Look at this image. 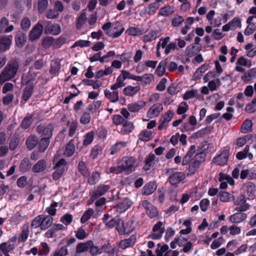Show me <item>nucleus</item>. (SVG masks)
Listing matches in <instances>:
<instances>
[{"label":"nucleus","mask_w":256,"mask_h":256,"mask_svg":"<svg viewBox=\"0 0 256 256\" xmlns=\"http://www.w3.org/2000/svg\"><path fill=\"white\" fill-rule=\"evenodd\" d=\"M158 159L156 160V156L154 154H150L146 156L145 161L144 165L143 168L144 170H149L152 167H153L156 163L158 162Z\"/></svg>","instance_id":"393cba45"},{"label":"nucleus","mask_w":256,"mask_h":256,"mask_svg":"<svg viewBox=\"0 0 256 256\" xmlns=\"http://www.w3.org/2000/svg\"><path fill=\"white\" fill-rule=\"evenodd\" d=\"M94 133L93 131L88 132L84 136L83 145L87 146L90 144L94 140Z\"/></svg>","instance_id":"5fc2aeb1"},{"label":"nucleus","mask_w":256,"mask_h":256,"mask_svg":"<svg viewBox=\"0 0 256 256\" xmlns=\"http://www.w3.org/2000/svg\"><path fill=\"white\" fill-rule=\"evenodd\" d=\"M142 205L144 208L146 214L150 218H156L158 216L159 212L157 208L148 200H142Z\"/></svg>","instance_id":"0eeeda50"},{"label":"nucleus","mask_w":256,"mask_h":256,"mask_svg":"<svg viewBox=\"0 0 256 256\" xmlns=\"http://www.w3.org/2000/svg\"><path fill=\"white\" fill-rule=\"evenodd\" d=\"M140 90V86H128L123 90V94L128 96H132L136 94Z\"/></svg>","instance_id":"bb28decb"},{"label":"nucleus","mask_w":256,"mask_h":256,"mask_svg":"<svg viewBox=\"0 0 256 256\" xmlns=\"http://www.w3.org/2000/svg\"><path fill=\"white\" fill-rule=\"evenodd\" d=\"M8 20L6 17H2L0 19V34L9 32L14 30L12 25L8 26Z\"/></svg>","instance_id":"5701e85b"},{"label":"nucleus","mask_w":256,"mask_h":256,"mask_svg":"<svg viewBox=\"0 0 256 256\" xmlns=\"http://www.w3.org/2000/svg\"><path fill=\"white\" fill-rule=\"evenodd\" d=\"M229 23L231 26L232 30H234L238 28H240L242 26L241 19L238 16L234 17Z\"/></svg>","instance_id":"052dcab7"},{"label":"nucleus","mask_w":256,"mask_h":256,"mask_svg":"<svg viewBox=\"0 0 256 256\" xmlns=\"http://www.w3.org/2000/svg\"><path fill=\"white\" fill-rule=\"evenodd\" d=\"M102 103L100 100H98L94 102L92 104H90L87 108V110L92 113H94L96 112V110L100 107Z\"/></svg>","instance_id":"774afa93"},{"label":"nucleus","mask_w":256,"mask_h":256,"mask_svg":"<svg viewBox=\"0 0 256 256\" xmlns=\"http://www.w3.org/2000/svg\"><path fill=\"white\" fill-rule=\"evenodd\" d=\"M146 105L144 100H138L135 102L129 104L128 105V110L132 112H138L142 110Z\"/></svg>","instance_id":"4be33fe9"},{"label":"nucleus","mask_w":256,"mask_h":256,"mask_svg":"<svg viewBox=\"0 0 256 256\" xmlns=\"http://www.w3.org/2000/svg\"><path fill=\"white\" fill-rule=\"evenodd\" d=\"M50 139L48 138H42L39 142L38 149L40 152H44L48 148L50 142Z\"/></svg>","instance_id":"c9c22d12"},{"label":"nucleus","mask_w":256,"mask_h":256,"mask_svg":"<svg viewBox=\"0 0 256 256\" xmlns=\"http://www.w3.org/2000/svg\"><path fill=\"white\" fill-rule=\"evenodd\" d=\"M182 228L180 232V234H188L192 232V222L190 219H188L182 222Z\"/></svg>","instance_id":"cd10ccee"},{"label":"nucleus","mask_w":256,"mask_h":256,"mask_svg":"<svg viewBox=\"0 0 256 256\" xmlns=\"http://www.w3.org/2000/svg\"><path fill=\"white\" fill-rule=\"evenodd\" d=\"M110 188L109 186L100 185L99 186L96 192L92 194V198L95 197V198H97L99 196L103 195L106 191H108Z\"/></svg>","instance_id":"2f4dec72"},{"label":"nucleus","mask_w":256,"mask_h":256,"mask_svg":"<svg viewBox=\"0 0 256 256\" xmlns=\"http://www.w3.org/2000/svg\"><path fill=\"white\" fill-rule=\"evenodd\" d=\"M94 210L92 208H89L84 212V214L81 218V222L82 224L86 222L90 218L91 216L94 214Z\"/></svg>","instance_id":"13d9d810"},{"label":"nucleus","mask_w":256,"mask_h":256,"mask_svg":"<svg viewBox=\"0 0 256 256\" xmlns=\"http://www.w3.org/2000/svg\"><path fill=\"white\" fill-rule=\"evenodd\" d=\"M19 68L18 62L14 59L10 60L0 74V84L14 78Z\"/></svg>","instance_id":"f257e3e1"},{"label":"nucleus","mask_w":256,"mask_h":256,"mask_svg":"<svg viewBox=\"0 0 256 256\" xmlns=\"http://www.w3.org/2000/svg\"><path fill=\"white\" fill-rule=\"evenodd\" d=\"M198 91L196 90H192L186 91L182 96L184 100H188L196 97Z\"/></svg>","instance_id":"6e6d98bb"},{"label":"nucleus","mask_w":256,"mask_h":256,"mask_svg":"<svg viewBox=\"0 0 256 256\" xmlns=\"http://www.w3.org/2000/svg\"><path fill=\"white\" fill-rule=\"evenodd\" d=\"M126 33L128 35L135 36L142 35L143 34V30L138 28L130 26L126 30Z\"/></svg>","instance_id":"a19ab883"},{"label":"nucleus","mask_w":256,"mask_h":256,"mask_svg":"<svg viewBox=\"0 0 256 256\" xmlns=\"http://www.w3.org/2000/svg\"><path fill=\"white\" fill-rule=\"evenodd\" d=\"M237 212L229 217V220L232 224H240L244 221L247 217V214L244 212V211L236 210Z\"/></svg>","instance_id":"dca6fc26"},{"label":"nucleus","mask_w":256,"mask_h":256,"mask_svg":"<svg viewBox=\"0 0 256 256\" xmlns=\"http://www.w3.org/2000/svg\"><path fill=\"white\" fill-rule=\"evenodd\" d=\"M45 25L44 32L46 34L58 35L60 32V27L58 24H52L49 21H44L42 23Z\"/></svg>","instance_id":"f8f14e48"},{"label":"nucleus","mask_w":256,"mask_h":256,"mask_svg":"<svg viewBox=\"0 0 256 256\" xmlns=\"http://www.w3.org/2000/svg\"><path fill=\"white\" fill-rule=\"evenodd\" d=\"M12 36H0V53L8 50L12 43Z\"/></svg>","instance_id":"f3484780"},{"label":"nucleus","mask_w":256,"mask_h":256,"mask_svg":"<svg viewBox=\"0 0 256 256\" xmlns=\"http://www.w3.org/2000/svg\"><path fill=\"white\" fill-rule=\"evenodd\" d=\"M136 234H132L129 238L120 240L119 242L118 246L123 250L129 247H132L136 244Z\"/></svg>","instance_id":"a211bd4d"},{"label":"nucleus","mask_w":256,"mask_h":256,"mask_svg":"<svg viewBox=\"0 0 256 256\" xmlns=\"http://www.w3.org/2000/svg\"><path fill=\"white\" fill-rule=\"evenodd\" d=\"M78 170L80 174L84 176H87L88 174V172L86 168L84 162L80 161L78 163Z\"/></svg>","instance_id":"0e129e2a"},{"label":"nucleus","mask_w":256,"mask_h":256,"mask_svg":"<svg viewBox=\"0 0 256 256\" xmlns=\"http://www.w3.org/2000/svg\"><path fill=\"white\" fill-rule=\"evenodd\" d=\"M132 204V202L128 198H124L117 204L116 206V210L119 213L124 212L131 206Z\"/></svg>","instance_id":"aec40b11"},{"label":"nucleus","mask_w":256,"mask_h":256,"mask_svg":"<svg viewBox=\"0 0 256 256\" xmlns=\"http://www.w3.org/2000/svg\"><path fill=\"white\" fill-rule=\"evenodd\" d=\"M54 38L51 36H46L43 38L42 46L46 48H50L53 44Z\"/></svg>","instance_id":"338daca9"},{"label":"nucleus","mask_w":256,"mask_h":256,"mask_svg":"<svg viewBox=\"0 0 256 256\" xmlns=\"http://www.w3.org/2000/svg\"><path fill=\"white\" fill-rule=\"evenodd\" d=\"M47 162L45 160H40L35 164L32 168V171L34 173H40L44 172L46 168Z\"/></svg>","instance_id":"b1692460"},{"label":"nucleus","mask_w":256,"mask_h":256,"mask_svg":"<svg viewBox=\"0 0 256 256\" xmlns=\"http://www.w3.org/2000/svg\"><path fill=\"white\" fill-rule=\"evenodd\" d=\"M240 177L241 179H245L248 178L250 179L256 178V174L248 170H242L240 174Z\"/></svg>","instance_id":"09e8293b"},{"label":"nucleus","mask_w":256,"mask_h":256,"mask_svg":"<svg viewBox=\"0 0 256 256\" xmlns=\"http://www.w3.org/2000/svg\"><path fill=\"white\" fill-rule=\"evenodd\" d=\"M245 109L248 113H252L256 110V98L246 105Z\"/></svg>","instance_id":"e2e57ef3"},{"label":"nucleus","mask_w":256,"mask_h":256,"mask_svg":"<svg viewBox=\"0 0 256 256\" xmlns=\"http://www.w3.org/2000/svg\"><path fill=\"white\" fill-rule=\"evenodd\" d=\"M162 226V222L160 221L156 224L152 228V232L149 237L153 240L160 239L165 230Z\"/></svg>","instance_id":"9b49d317"},{"label":"nucleus","mask_w":256,"mask_h":256,"mask_svg":"<svg viewBox=\"0 0 256 256\" xmlns=\"http://www.w3.org/2000/svg\"><path fill=\"white\" fill-rule=\"evenodd\" d=\"M156 189V185L152 182H149L143 188L142 194L143 195H150L152 194Z\"/></svg>","instance_id":"c756f323"},{"label":"nucleus","mask_w":256,"mask_h":256,"mask_svg":"<svg viewBox=\"0 0 256 256\" xmlns=\"http://www.w3.org/2000/svg\"><path fill=\"white\" fill-rule=\"evenodd\" d=\"M185 178V174L182 172H176L169 176L168 180L172 185H175L184 180Z\"/></svg>","instance_id":"412c9836"},{"label":"nucleus","mask_w":256,"mask_h":256,"mask_svg":"<svg viewBox=\"0 0 256 256\" xmlns=\"http://www.w3.org/2000/svg\"><path fill=\"white\" fill-rule=\"evenodd\" d=\"M218 180L220 182V188L221 189H226L228 184L231 186L234 184V180L231 176L223 173L220 174Z\"/></svg>","instance_id":"2eb2a0df"},{"label":"nucleus","mask_w":256,"mask_h":256,"mask_svg":"<svg viewBox=\"0 0 256 256\" xmlns=\"http://www.w3.org/2000/svg\"><path fill=\"white\" fill-rule=\"evenodd\" d=\"M230 148H224L220 154L213 158L212 162L220 166H224L226 164L230 156Z\"/></svg>","instance_id":"423d86ee"},{"label":"nucleus","mask_w":256,"mask_h":256,"mask_svg":"<svg viewBox=\"0 0 256 256\" xmlns=\"http://www.w3.org/2000/svg\"><path fill=\"white\" fill-rule=\"evenodd\" d=\"M74 140H72L68 142V144H67L66 148L65 154L67 156L70 157L74 154Z\"/></svg>","instance_id":"de8ad7c7"},{"label":"nucleus","mask_w":256,"mask_h":256,"mask_svg":"<svg viewBox=\"0 0 256 256\" xmlns=\"http://www.w3.org/2000/svg\"><path fill=\"white\" fill-rule=\"evenodd\" d=\"M252 138L251 134H248L243 137L239 138L236 140V145L239 147L244 146L247 141L250 140Z\"/></svg>","instance_id":"603ef678"},{"label":"nucleus","mask_w":256,"mask_h":256,"mask_svg":"<svg viewBox=\"0 0 256 256\" xmlns=\"http://www.w3.org/2000/svg\"><path fill=\"white\" fill-rule=\"evenodd\" d=\"M189 109V106L185 102H181L178 106L176 112L178 114H182L186 113Z\"/></svg>","instance_id":"3c124183"},{"label":"nucleus","mask_w":256,"mask_h":256,"mask_svg":"<svg viewBox=\"0 0 256 256\" xmlns=\"http://www.w3.org/2000/svg\"><path fill=\"white\" fill-rule=\"evenodd\" d=\"M252 66V60L247 58L245 56H242L237 59L234 70L238 72L244 73L246 72L245 68H250Z\"/></svg>","instance_id":"39448f33"},{"label":"nucleus","mask_w":256,"mask_h":256,"mask_svg":"<svg viewBox=\"0 0 256 256\" xmlns=\"http://www.w3.org/2000/svg\"><path fill=\"white\" fill-rule=\"evenodd\" d=\"M163 110L162 104L156 103L151 106L146 113V116L148 118H155L158 116Z\"/></svg>","instance_id":"4468645a"},{"label":"nucleus","mask_w":256,"mask_h":256,"mask_svg":"<svg viewBox=\"0 0 256 256\" xmlns=\"http://www.w3.org/2000/svg\"><path fill=\"white\" fill-rule=\"evenodd\" d=\"M252 122L250 120L246 119L242 123L240 132L244 134L248 133L252 130Z\"/></svg>","instance_id":"473e14b6"},{"label":"nucleus","mask_w":256,"mask_h":256,"mask_svg":"<svg viewBox=\"0 0 256 256\" xmlns=\"http://www.w3.org/2000/svg\"><path fill=\"white\" fill-rule=\"evenodd\" d=\"M38 143V139L34 136H30L26 140V144L30 150L34 148Z\"/></svg>","instance_id":"58836bf2"},{"label":"nucleus","mask_w":256,"mask_h":256,"mask_svg":"<svg viewBox=\"0 0 256 256\" xmlns=\"http://www.w3.org/2000/svg\"><path fill=\"white\" fill-rule=\"evenodd\" d=\"M34 89V86L32 84L28 86L24 90L22 98L24 101H27L31 96Z\"/></svg>","instance_id":"8fccbe9b"},{"label":"nucleus","mask_w":256,"mask_h":256,"mask_svg":"<svg viewBox=\"0 0 256 256\" xmlns=\"http://www.w3.org/2000/svg\"><path fill=\"white\" fill-rule=\"evenodd\" d=\"M204 160V158L202 157V154H196L188 164L187 175L190 176L194 174L198 170L200 163Z\"/></svg>","instance_id":"20e7f679"},{"label":"nucleus","mask_w":256,"mask_h":256,"mask_svg":"<svg viewBox=\"0 0 256 256\" xmlns=\"http://www.w3.org/2000/svg\"><path fill=\"white\" fill-rule=\"evenodd\" d=\"M44 30V26L38 22L32 29L28 35V39L31 42L38 40L41 36Z\"/></svg>","instance_id":"1a4fd4ad"},{"label":"nucleus","mask_w":256,"mask_h":256,"mask_svg":"<svg viewBox=\"0 0 256 256\" xmlns=\"http://www.w3.org/2000/svg\"><path fill=\"white\" fill-rule=\"evenodd\" d=\"M53 218L49 216L44 217L42 220L41 229L44 230L49 228L52 223Z\"/></svg>","instance_id":"ea45409f"},{"label":"nucleus","mask_w":256,"mask_h":256,"mask_svg":"<svg viewBox=\"0 0 256 256\" xmlns=\"http://www.w3.org/2000/svg\"><path fill=\"white\" fill-rule=\"evenodd\" d=\"M152 137V132L151 131L148 130H146L141 132L138 135L139 140L144 142H148L150 140Z\"/></svg>","instance_id":"72a5a7b5"},{"label":"nucleus","mask_w":256,"mask_h":256,"mask_svg":"<svg viewBox=\"0 0 256 256\" xmlns=\"http://www.w3.org/2000/svg\"><path fill=\"white\" fill-rule=\"evenodd\" d=\"M136 160L133 157L126 156L122 158L118 162L116 168H113V172H131L136 168Z\"/></svg>","instance_id":"f03ea898"},{"label":"nucleus","mask_w":256,"mask_h":256,"mask_svg":"<svg viewBox=\"0 0 256 256\" xmlns=\"http://www.w3.org/2000/svg\"><path fill=\"white\" fill-rule=\"evenodd\" d=\"M92 246V241L89 240L86 242L79 243L76 248V255L75 256H78L80 255V253L88 251L90 246Z\"/></svg>","instance_id":"a878e982"},{"label":"nucleus","mask_w":256,"mask_h":256,"mask_svg":"<svg viewBox=\"0 0 256 256\" xmlns=\"http://www.w3.org/2000/svg\"><path fill=\"white\" fill-rule=\"evenodd\" d=\"M174 114V110L169 109L164 112L159 120V124L158 126V130H166L168 126V124L172 120Z\"/></svg>","instance_id":"7ed1b4c3"},{"label":"nucleus","mask_w":256,"mask_h":256,"mask_svg":"<svg viewBox=\"0 0 256 256\" xmlns=\"http://www.w3.org/2000/svg\"><path fill=\"white\" fill-rule=\"evenodd\" d=\"M86 14L85 12L82 10L80 14L79 17L77 18L76 27L78 30H80L84 24L86 22Z\"/></svg>","instance_id":"79ce46f5"},{"label":"nucleus","mask_w":256,"mask_h":256,"mask_svg":"<svg viewBox=\"0 0 256 256\" xmlns=\"http://www.w3.org/2000/svg\"><path fill=\"white\" fill-rule=\"evenodd\" d=\"M194 19L192 17L188 18L184 22V26L181 29V32L183 34H187L188 32L190 29L191 26L194 22Z\"/></svg>","instance_id":"e433bc0d"},{"label":"nucleus","mask_w":256,"mask_h":256,"mask_svg":"<svg viewBox=\"0 0 256 256\" xmlns=\"http://www.w3.org/2000/svg\"><path fill=\"white\" fill-rule=\"evenodd\" d=\"M100 178V174L98 172H92L88 178V182L90 184H96Z\"/></svg>","instance_id":"bf43d9fd"},{"label":"nucleus","mask_w":256,"mask_h":256,"mask_svg":"<svg viewBox=\"0 0 256 256\" xmlns=\"http://www.w3.org/2000/svg\"><path fill=\"white\" fill-rule=\"evenodd\" d=\"M233 198L230 194L226 192H223L220 194V200L223 202H230Z\"/></svg>","instance_id":"680f3d73"},{"label":"nucleus","mask_w":256,"mask_h":256,"mask_svg":"<svg viewBox=\"0 0 256 256\" xmlns=\"http://www.w3.org/2000/svg\"><path fill=\"white\" fill-rule=\"evenodd\" d=\"M124 28L120 22H116L113 25V38L120 36L124 31Z\"/></svg>","instance_id":"7c9ffc66"},{"label":"nucleus","mask_w":256,"mask_h":256,"mask_svg":"<svg viewBox=\"0 0 256 256\" xmlns=\"http://www.w3.org/2000/svg\"><path fill=\"white\" fill-rule=\"evenodd\" d=\"M156 37L157 32L155 30H152L142 37V40L144 42H150L155 40Z\"/></svg>","instance_id":"c03bdc74"},{"label":"nucleus","mask_w":256,"mask_h":256,"mask_svg":"<svg viewBox=\"0 0 256 256\" xmlns=\"http://www.w3.org/2000/svg\"><path fill=\"white\" fill-rule=\"evenodd\" d=\"M136 227L134 220L130 218L128 219L125 224L126 234H130L132 232Z\"/></svg>","instance_id":"49530a36"},{"label":"nucleus","mask_w":256,"mask_h":256,"mask_svg":"<svg viewBox=\"0 0 256 256\" xmlns=\"http://www.w3.org/2000/svg\"><path fill=\"white\" fill-rule=\"evenodd\" d=\"M32 115H28L26 116L21 124V127L24 129H27L28 128L32 123Z\"/></svg>","instance_id":"4d7b16f0"},{"label":"nucleus","mask_w":256,"mask_h":256,"mask_svg":"<svg viewBox=\"0 0 256 256\" xmlns=\"http://www.w3.org/2000/svg\"><path fill=\"white\" fill-rule=\"evenodd\" d=\"M156 256H178L179 252L170 250L168 246L166 244L162 246L158 244L156 250Z\"/></svg>","instance_id":"6e6552de"},{"label":"nucleus","mask_w":256,"mask_h":256,"mask_svg":"<svg viewBox=\"0 0 256 256\" xmlns=\"http://www.w3.org/2000/svg\"><path fill=\"white\" fill-rule=\"evenodd\" d=\"M244 194L249 200L254 199L255 197L256 186L251 182H246L244 186Z\"/></svg>","instance_id":"6ab92c4d"},{"label":"nucleus","mask_w":256,"mask_h":256,"mask_svg":"<svg viewBox=\"0 0 256 256\" xmlns=\"http://www.w3.org/2000/svg\"><path fill=\"white\" fill-rule=\"evenodd\" d=\"M134 128V124L130 122H126L123 123L120 132L122 134H128L132 132Z\"/></svg>","instance_id":"f704fd0d"},{"label":"nucleus","mask_w":256,"mask_h":256,"mask_svg":"<svg viewBox=\"0 0 256 256\" xmlns=\"http://www.w3.org/2000/svg\"><path fill=\"white\" fill-rule=\"evenodd\" d=\"M208 65L204 64L198 68L193 74V80L195 81L200 80L202 74L208 70Z\"/></svg>","instance_id":"c85d7f7f"},{"label":"nucleus","mask_w":256,"mask_h":256,"mask_svg":"<svg viewBox=\"0 0 256 256\" xmlns=\"http://www.w3.org/2000/svg\"><path fill=\"white\" fill-rule=\"evenodd\" d=\"M116 230L120 234H126L125 224L124 221L121 219H118L116 220Z\"/></svg>","instance_id":"37998d69"},{"label":"nucleus","mask_w":256,"mask_h":256,"mask_svg":"<svg viewBox=\"0 0 256 256\" xmlns=\"http://www.w3.org/2000/svg\"><path fill=\"white\" fill-rule=\"evenodd\" d=\"M36 76V74H32L31 68H30L28 73L26 74H24L22 78V82L23 84H28L31 80Z\"/></svg>","instance_id":"864d4df0"},{"label":"nucleus","mask_w":256,"mask_h":256,"mask_svg":"<svg viewBox=\"0 0 256 256\" xmlns=\"http://www.w3.org/2000/svg\"><path fill=\"white\" fill-rule=\"evenodd\" d=\"M67 162L64 158L60 159L54 166V168H58L60 170H64L66 172V170Z\"/></svg>","instance_id":"69168bd1"},{"label":"nucleus","mask_w":256,"mask_h":256,"mask_svg":"<svg viewBox=\"0 0 256 256\" xmlns=\"http://www.w3.org/2000/svg\"><path fill=\"white\" fill-rule=\"evenodd\" d=\"M26 42V34L22 32H19L16 36V42L18 46L22 47Z\"/></svg>","instance_id":"4c0bfd02"},{"label":"nucleus","mask_w":256,"mask_h":256,"mask_svg":"<svg viewBox=\"0 0 256 256\" xmlns=\"http://www.w3.org/2000/svg\"><path fill=\"white\" fill-rule=\"evenodd\" d=\"M234 204L236 206L235 210L238 211H247L250 208V205L246 202L245 196H240L234 202Z\"/></svg>","instance_id":"ddd939ff"},{"label":"nucleus","mask_w":256,"mask_h":256,"mask_svg":"<svg viewBox=\"0 0 256 256\" xmlns=\"http://www.w3.org/2000/svg\"><path fill=\"white\" fill-rule=\"evenodd\" d=\"M54 128V125L52 124H48L46 125L40 124L36 127V130L38 134H42V136L51 138Z\"/></svg>","instance_id":"9d476101"},{"label":"nucleus","mask_w":256,"mask_h":256,"mask_svg":"<svg viewBox=\"0 0 256 256\" xmlns=\"http://www.w3.org/2000/svg\"><path fill=\"white\" fill-rule=\"evenodd\" d=\"M31 164L30 160L26 158H24L20 162V171L26 172L30 170Z\"/></svg>","instance_id":"a18cd8bd"}]
</instances>
